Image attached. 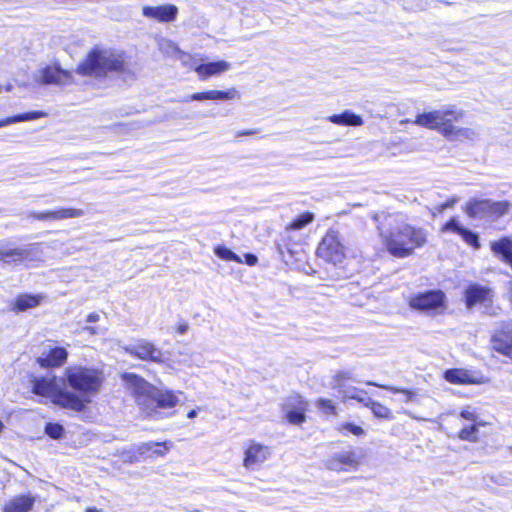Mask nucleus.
<instances>
[{
  "instance_id": "22",
  "label": "nucleus",
  "mask_w": 512,
  "mask_h": 512,
  "mask_svg": "<svg viewBox=\"0 0 512 512\" xmlns=\"http://www.w3.org/2000/svg\"><path fill=\"white\" fill-rule=\"evenodd\" d=\"M36 498L31 494L18 495L10 499L4 506V512H30Z\"/></svg>"
},
{
  "instance_id": "5",
  "label": "nucleus",
  "mask_w": 512,
  "mask_h": 512,
  "mask_svg": "<svg viewBox=\"0 0 512 512\" xmlns=\"http://www.w3.org/2000/svg\"><path fill=\"white\" fill-rule=\"evenodd\" d=\"M511 204L508 201L472 198L466 202L464 211L472 219L499 218L507 214Z\"/></svg>"
},
{
  "instance_id": "30",
  "label": "nucleus",
  "mask_w": 512,
  "mask_h": 512,
  "mask_svg": "<svg viewBox=\"0 0 512 512\" xmlns=\"http://www.w3.org/2000/svg\"><path fill=\"white\" fill-rule=\"evenodd\" d=\"M40 295L21 294L16 298L15 309L17 311H25L38 306L42 300Z\"/></svg>"
},
{
  "instance_id": "27",
  "label": "nucleus",
  "mask_w": 512,
  "mask_h": 512,
  "mask_svg": "<svg viewBox=\"0 0 512 512\" xmlns=\"http://www.w3.org/2000/svg\"><path fill=\"white\" fill-rule=\"evenodd\" d=\"M328 121L336 125L343 126H361L363 125V119L360 115L355 114L350 110H345L341 114H334L328 117Z\"/></svg>"
},
{
  "instance_id": "36",
  "label": "nucleus",
  "mask_w": 512,
  "mask_h": 512,
  "mask_svg": "<svg viewBox=\"0 0 512 512\" xmlns=\"http://www.w3.org/2000/svg\"><path fill=\"white\" fill-rule=\"evenodd\" d=\"M214 253L217 257L220 259L226 260V261H233L237 263H243V260L240 256H238L236 253H234L232 250L225 246H216L214 248Z\"/></svg>"
},
{
  "instance_id": "10",
  "label": "nucleus",
  "mask_w": 512,
  "mask_h": 512,
  "mask_svg": "<svg viewBox=\"0 0 512 512\" xmlns=\"http://www.w3.org/2000/svg\"><path fill=\"white\" fill-rule=\"evenodd\" d=\"M125 351L142 361H149L157 364L165 362L163 351L146 339L136 340L134 343L126 346Z\"/></svg>"
},
{
  "instance_id": "24",
  "label": "nucleus",
  "mask_w": 512,
  "mask_h": 512,
  "mask_svg": "<svg viewBox=\"0 0 512 512\" xmlns=\"http://www.w3.org/2000/svg\"><path fill=\"white\" fill-rule=\"evenodd\" d=\"M231 67L230 63L225 60H219L215 62L202 63L195 66V71L202 78L206 79L210 76L217 75L229 70Z\"/></svg>"
},
{
  "instance_id": "20",
  "label": "nucleus",
  "mask_w": 512,
  "mask_h": 512,
  "mask_svg": "<svg viewBox=\"0 0 512 512\" xmlns=\"http://www.w3.org/2000/svg\"><path fill=\"white\" fill-rule=\"evenodd\" d=\"M68 358V352L64 347H54L46 354H42L37 359L38 364L43 368L60 367Z\"/></svg>"
},
{
  "instance_id": "51",
  "label": "nucleus",
  "mask_w": 512,
  "mask_h": 512,
  "mask_svg": "<svg viewBox=\"0 0 512 512\" xmlns=\"http://www.w3.org/2000/svg\"><path fill=\"white\" fill-rule=\"evenodd\" d=\"M5 90L8 91V92L11 91L12 90V85L11 84L7 85Z\"/></svg>"
},
{
  "instance_id": "53",
  "label": "nucleus",
  "mask_w": 512,
  "mask_h": 512,
  "mask_svg": "<svg viewBox=\"0 0 512 512\" xmlns=\"http://www.w3.org/2000/svg\"><path fill=\"white\" fill-rule=\"evenodd\" d=\"M3 427H4V425H3V423L0 421V432L2 431Z\"/></svg>"
},
{
  "instance_id": "26",
  "label": "nucleus",
  "mask_w": 512,
  "mask_h": 512,
  "mask_svg": "<svg viewBox=\"0 0 512 512\" xmlns=\"http://www.w3.org/2000/svg\"><path fill=\"white\" fill-rule=\"evenodd\" d=\"M338 392L342 396L343 400L353 399L363 405H365L367 400L370 398L365 390L347 385L346 383L338 385Z\"/></svg>"
},
{
  "instance_id": "12",
  "label": "nucleus",
  "mask_w": 512,
  "mask_h": 512,
  "mask_svg": "<svg viewBox=\"0 0 512 512\" xmlns=\"http://www.w3.org/2000/svg\"><path fill=\"white\" fill-rule=\"evenodd\" d=\"M35 79L41 84L68 85L73 81L71 72L62 69L59 65L46 66L39 70Z\"/></svg>"
},
{
  "instance_id": "39",
  "label": "nucleus",
  "mask_w": 512,
  "mask_h": 512,
  "mask_svg": "<svg viewBox=\"0 0 512 512\" xmlns=\"http://www.w3.org/2000/svg\"><path fill=\"white\" fill-rule=\"evenodd\" d=\"M346 380H355L353 374L350 371H338L333 377V385L334 389L338 390V385L341 383H345Z\"/></svg>"
},
{
  "instance_id": "2",
  "label": "nucleus",
  "mask_w": 512,
  "mask_h": 512,
  "mask_svg": "<svg viewBox=\"0 0 512 512\" xmlns=\"http://www.w3.org/2000/svg\"><path fill=\"white\" fill-rule=\"evenodd\" d=\"M371 218L387 251L394 257H408L427 242V231L408 224L402 214L380 211L372 213Z\"/></svg>"
},
{
  "instance_id": "6",
  "label": "nucleus",
  "mask_w": 512,
  "mask_h": 512,
  "mask_svg": "<svg viewBox=\"0 0 512 512\" xmlns=\"http://www.w3.org/2000/svg\"><path fill=\"white\" fill-rule=\"evenodd\" d=\"M463 112L454 107H444L439 110L418 114L414 123L416 125L437 130L442 134V129L450 120H460Z\"/></svg>"
},
{
  "instance_id": "17",
  "label": "nucleus",
  "mask_w": 512,
  "mask_h": 512,
  "mask_svg": "<svg viewBox=\"0 0 512 512\" xmlns=\"http://www.w3.org/2000/svg\"><path fill=\"white\" fill-rule=\"evenodd\" d=\"M493 348L506 355H512V321L502 324L501 329L492 337Z\"/></svg>"
},
{
  "instance_id": "18",
  "label": "nucleus",
  "mask_w": 512,
  "mask_h": 512,
  "mask_svg": "<svg viewBox=\"0 0 512 512\" xmlns=\"http://www.w3.org/2000/svg\"><path fill=\"white\" fill-rule=\"evenodd\" d=\"M84 215V211L75 208H61L45 212H30L28 218L41 221H55L69 218H78Z\"/></svg>"
},
{
  "instance_id": "25",
  "label": "nucleus",
  "mask_w": 512,
  "mask_h": 512,
  "mask_svg": "<svg viewBox=\"0 0 512 512\" xmlns=\"http://www.w3.org/2000/svg\"><path fill=\"white\" fill-rule=\"evenodd\" d=\"M446 381L452 384H476L479 381L465 369H448L444 373Z\"/></svg>"
},
{
  "instance_id": "32",
  "label": "nucleus",
  "mask_w": 512,
  "mask_h": 512,
  "mask_svg": "<svg viewBox=\"0 0 512 512\" xmlns=\"http://www.w3.org/2000/svg\"><path fill=\"white\" fill-rule=\"evenodd\" d=\"M483 425L484 423L479 421V423H472L471 425L463 427L458 433V438L462 441L478 442L479 427Z\"/></svg>"
},
{
  "instance_id": "42",
  "label": "nucleus",
  "mask_w": 512,
  "mask_h": 512,
  "mask_svg": "<svg viewBox=\"0 0 512 512\" xmlns=\"http://www.w3.org/2000/svg\"><path fill=\"white\" fill-rule=\"evenodd\" d=\"M458 43H459V41L443 40L440 42V47L444 51H458V50H460L456 45Z\"/></svg>"
},
{
  "instance_id": "23",
  "label": "nucleus",
  "mask_w": 512,
  "mask_h": 512,
  "mask_svg": "<svg viewBox=\"0 0 512 512\" xmlns=\"http://www.w3.org/2000/svg\"><path fill=\"white\" fill-rule=\"evenodd\" d=\"M455 120H450L442 129V135L450 141L473 140L476 132L471 128H462L453 125Z\"/></svg>"
},
{
  "instance_id": "48",
  "label": "nucleus",
  "mask_w": 512,
  "mask_h": 512,
  "mask_svg": "<svg viewBox=\"0 0 512 512\" xmlns=\"http://www.w3.org/2000/svg\"><path fill=\"white\" fill-rule=\"evenodd\" d=\"M187 330H188V324L187 323H182L177 328V331L180 334H185L187 332Z\"/></svg>"
},
{
  "instance_id": "34",
  "label": "nucleus",
  "mask_w": 512,
  "mask_h": 512,
  "mask_svg": "<svg viewBox=\"0 0 512 512\" xmlns=\"http://www.w3.org/2000/svg\"><path fill=\"white\" fill-rule=\"evenodd\" d=\"M314 214L311 212H304L298 215L293 221L286 227L287 230H301L314 220Z\"/></svg>"
},
{
  "instance_id": "7",
  "label": "nucleus",
  "mask_w": 512,
  "mask_h": 512,
  "mask_svg": "<svg viewBox=\"0 0 512 512\" xmlns=\"http://www.w3.org/2000/svg\"><path fill=\"white\" fill-rule=\"evenodd\" d=\"M317 255L326 262L337 265L345 258V248L338 231L329 229L317 247Z\"/></svg>"
},
{
  "instance_id": "21",
  "label": "nucleus",
  "mask_w": 512,
  "mask_h": 512,
  "mask_svg": "<svg viewBox=\"0 0 512 512\" xmlns=\"http://www.w3.org/2000/svg\"><path fill=\"white\" fill-rule=\"evenodd\" d=\"M240 98L239 92L235 88L226 91L209 90L205 92H197L192 94L186 101H204V100H232Z\"/></svg>"
},
{
  "instance_id": "37",
  "label": "nucleus",
  "mask_w": 512,
  "mask_h": 512,
  "mask_svg": "<svg viewBox=\"0 0 512 512\" xmlns=\"http://www.w3.org/2000/svg\"><path fill=\"white\" fill-rule=\"evenodd\" d=\"M315 406L326 415H336V407L330 399L319 398Z\"/></svg>"
},
{
  "instance_id": "1",
  "label": "nucleus",
  "mask_w": 512,
  "mask_h": 512,
  "mask_svg": "<svg viewBox=\"0 0 512 512\" xmlns=\"http://www.w3.org/2000/svg\"><path fill=\"white\" fill-rule=\"evenodd\" d=\"M103 382L100 370L81 365L65 369L64 377H39L32 381L36 395L48 397L55 405L76 412L83 411Z\"/></svg>"
},
{
  "instance_id": "44",
  "label": "nucleus",
  "mask_w": 512,
  "mask_h": 512,
  "mask_svg": "<svg viewBox=\"0 0 512 512\" xmlns=\"http://www.w3.org/2000/svg\"><path fill=\"white\" fill-rule=\"evenodd\" d=\"M344 429L356 436H360L364 433V430L360 426L354 425L352 423L345 424Z\"/></svg>"
},
{
  "instance_id": "49",
  "label": "nucleus",
  "mask_w": 512,
  "mask_h": 512,
  "mask_svg": "<svg viewBox=\"0 0 512 512\" xmlns=\"http://www.w3.org/2000/svg\"><path fill=\"white\" fill-rule=\"evenodd\" d=\"M83 330L89 332L92 335L97 333V329L95 327H92V326H85L83 328Z\"/></svg>"
},
{
  "instance_id": "31",
  "label": "nucleus",
  "mask_w": 512,
  "mask_h": 512,
  "mask_svg": "<svg viewBox=\"0 0 512 512\" xmlns=\"http://www.w3.org/2000/svg\"><path fill=\"white\" fill-rule=\"evenodd\" d=\"M157 44H158L159 51L164 56L169 57V58H176L178 53H180V50H181L175 42H173L172 40L165 38V37H160L157 40Z\"/></svg>"
},
{
  "instance_id": "50",
  "label": "nucleus",
  "mask_w": 512,
  "mask_h": 512,
  "mask_svg": "<svg viewBox=\"0 0 512 512\" xmlns=\"http://www.w3.org/2000/svg\"><path fill=\"white\" fill-rule=\"evenodd\" d=\"M197 414H198V413H197V410L192 409V410H190V411L188 412L187 417H188L189 419H193V418H195V417L197 416Z\"/></svg>"
},
{
  "instance_id": "29",
  "label": "nucleus",
  "mask_w": 512,
  "mask_h": 512,
  "mask_svg": "<svg viewBox=\"0 0 512 512\" xmlns=\"http://www.w3.org/2000/svg\"><path fill=\"white\" fill-rule=\"evenodd\" d=\"M46 116L43 111H31L26 113L17 114L5 119L0 120V128L18 122L32 121Z\"/></svg>"
},
{
  "instance_id": "9",
  "label": "nucleus",
  "mask_w": 512,
  "mask_h": 512,
  "mask_svg": "<svg viewBox=\"0 0 512 512\" xmlns=\"http://www.w3.org/2000/svg\"><path fill=\"white\" fill-rule=\"evenodd\" d=\"M445 303L446 295L441 290L420 292L409 299V306L422 312L444 309Z\"/></svg>"
},
{
  "instance_id": "52",
  "label": "nucleus",
  "mask_w": 512,
  "mask_h": 512,
  "mask_svg": "<svg viewBox=\"0 0 512 512\" xmlns=\"http://www.w3.org/2000/svg\"><path fill=\"white\" fill-rule=\"evenodd\" d=\"M510 297H511V300H512V282H511V287H510Z\"/></svg>"
},
{
  "instance_id": "19",
  "label": "nucleus",
  "mask_w": 512,
  "mask_h": 512,
  "mask_svg": "<svg viewBox=\"0 0 512 512\" xmlns=\"http://www.w3.org/2000/svg\"><path fill=\"white\" fill-rule=\"evenodd\" d=\"M358 464V457L353 451H344L334 454L326 461L325 465L329 470L342 471L356 468Z\"/></svg>"
},
{
  "instance_id": "54",
  "label": "nucleus",
  "mask_w": 512,
  "mask_h": 512,
  "mask_svg": "<svg viewBox=\"0 0 512 512\" xmlns=\"http://www.w3.org/2000/svg\"><path fill=\"white\" fill-rule=\"evenodd\" d=\"M509 449L512 451V446H511V447H509Z\"/></svg>"
},
{
  "instance_id": "16",
  "label": "nucleus",
  "mask_w": 512,
  "mask_h": 512,
  "mask_svg": "<svg viewBox=\"0 0 512 512\" xmlns=\"http://www.w3.org/2000/svg\"><path fill=\"white\" fill-rule=\"evenodd\" d=\"M143 16L157 20L158 22H172L177 18L178 8L173 4L160 6H144L142 8Z\"/></svg>"
},
{
  "instance_id": "11",
  "label": "nucleus",
  "mask_w": 512,
  "mask_h": 512,
  "mask_svg": "<svg viewBox=\"0 0 512 512\" xmlns=\"http://www.w3.org/2000/svg\"><path fill=\"white\" fill-rule=\"evenodd\" d=\"M308 402L300 395L294 394L286 398L282 410L289 423L299 425L306 420Z\"/></svg>"
},
{
  "instance_id": "46",
  "label": "nucleus",
  "mask_w": 512,
  "mask_h": 512,
  "mask_svg": "<svg viewBox=\"0 0 512 512\" xmlns=\"http://www.w3.org/2000/svg\"><path fill=\"white\" fill-rule=\"evenodd\" d=\"M99 319H100L99 314L93 312V313H90L87 316L86 322H88V323H95V322L99 321Z\"/></svg>"
},
{
  "instance_id": "35",
  "label": "nucleus",
  "mask_w": 512,
  "mask_h": 512,
  "mask_svg": "<svg viewBox=\"0 0 512 512\" xmlns=\"http://www.w3.org/2000/svg\"><path fill=\"white\" fill-rule=\"evenodd\" d=\"M366 384L370 385V386H375V387L385 389V390L390 391L395 394L401 393V394L405 395V399H404L405 403L414 401V397L416 395V393L414 391L405 389V388H398V387L389 386V385H382V384H378V383L372 382V381H367Z\"/></svg>"
},
{
  "instance_id": "13",
  "label": "nucleus",
  "mask_w": 512,
  "mask_h": 512,
  "mask_svg": "<svg viewBox=\"0 0 512 512\" xmlns=\"http://www.w3.org/2000/svg\"><path fill=\"white\" fill-rule=\"evenodd\" d=\"M493 291L489 287L478 283L470 284L465 290V303L467 308H472L477 304L488 307L493 301Z\"/></svg>"
},
{
  "instance_id": "43",
  "label": "nucleus",
  "mask_w": 512,
  "mask_h": 512,
  "mask_svg": "<svg viewBox=\"0 0 512 512\" xmlns=\"http://www.w3.org/2000/svg\"><path fill=\"white\" fill-rule=\"evenodd\" d=\"M456 202H457V198L449 199L446 202L442 203L441 205L437 206L435 208V211L437 213H442L446 209L452 208L455 205Z\"/></svg>"
},
{
  "instance_id": "15",
  "label": "nucleus",
  "mask_w": 512,
  "mask_h": 512,
  "mask_svg": "<svg viewBox=\"0 0 512 512\" xmlns=\"http://www.w3.org/2000/svg\"><path fill=\"white\" fill-rule=\"evenodd\" d=\"M269 454L268 447L252 442L244 452L243 465L254 470L267 460Z\"/></svg>"
},
{
  "instance_id": "28",
  "label": "nucleus",
  "mask_w": 512,
  "mask_h": 512,
  "mask_svg": "<svg viewBox=\"0 0 512 512\" xmlns=\"http://www.w3.org/2000/svg\"><path fill=\"white\" fill-rule=\"evenodd\" d=\"M167 450L166 443L160 442L149 441L136 446L137 453L146 457L164 456Z\"/></svg>"
},
{
  "instance_id": "47",
  "label": "nucleus",
  "mask_w": 512,
  "mask_h": 512,
  "mask_svg": "<svg viewBox=\"0 0 512 512\" xmlns=\"http://www.w3.org/2000/svg\"><path fill=\"white\" fill-rule=\"evenodd\" d=\"M256 133H257V130L249 129V130H244V131L238 132L237 136H250V135H254Z\"/></svg>"
},
{
  "instance_id": "4",
  "label": "nucleus",
  "mask_w": 512,
  "mask_h": 512,
  "mask_svg": "<svg viewBox=\"0 0 512 512\" xmlns=\"http://www.w3.org/2000/svg\"><path fill=\"white\" fill-rule=\"evenodd\" d=\"M122 380L146 416L157 419L161 415L159 409L175 407L179 401L173 391L158 389L135 373H124Z\"/></svg>"
},
{
  "instance_id": "8",
  "label": "nucleus",
  "mask_w": 512,
  "mask_h": 512,
  "mask_svg": "<svg viewBox=\"0 0 512 512\" xmlns=\"http://www.w3.org/2000/svg\"><path fill=\"white\" fill-rule=\"evenodd\" d=\"M42 254L38 243L18 248H2L0 249V262L8 265L36 262L42 259Z\"/></svg>"
},
{
  "instance_id": "33",
  "label": "nucleus",
  "mask_w": 512,
  "mask_h": 512,
  "mask_svg": "<svg viewBox=\"0 0 512 512\" xmlns=\"http://www.w3.org/2000/svg\"><path fill=\"white\" fill-rule=\"evenodd\" d=\"M364 406L369 407L371 409L372 413L374 414V416L377 418H381V419H392L393 418L392 413L388 407L384 406L383 404H381L377 401L372 400L371 398H369L367 400V402Z\"/></svg>"
},
{
  "instance_id": "45",
  "label": "nucleus",
  "mask_w": 512,
  "mask_h": 512,
  "mask_svg": "<svg viewBox=\"0 0 512 512\" xmlns=\"http://www.w3.org/2000/svg\"><path fill=\"white\" fill-rule=\"evenodd\" d=\"M243 262H245L249 266H255L258 262V257L255 254L246 253L244 254Z\"/></svg>"
},
{
  "instance_id": "3",
  "label": "nucleus",
  "mask_w": 512,
  "mask_h": 512,
  "mask_svg": "<svg viewBox=\"0 0 512 512\" xmlns=\"http://www.w3.org/2000/svg\"><path fill=\"white\" fill-rule=\"evenodd\" d=\"M76 73L97 80L122 76L123 80H134L135 74L129 68L125 52L113 48L94 46L78 64Z\"/></svg>"
},
{
  "instance_id": "41",
  "label": "nucleus",
  "mask_w": 512,
  "mask_h": 512,
  "mask_svg": "<svg viewBox=\"0 0 512 512\" xmlns=\"http://www.w3.org/2000/svg\"><path fill=\"white\" fill-rule=\"evenodd\" d=\"M460 417L465 420L471 421L472 423H479L477 413L470 409H463L460 412Z\"/></svg>"
},
{
  "instance_id": "14",
  "label": "nucleus",
  "mask_w": 512,
  "mask_h": 512,
  "mask_svg": "<svg viewBox=\"0 0 512 512\" xmlns=\"http://www.w3.org/2000/svg\"><path fill=\"white\" fill-rule=\"evenodd\" d=\"M442 233H454L463 239L465 243L472 246L475 249L480 248L479 236L472 230L464 227L458 220L457 217H451L441 228Z\"/></svg>"
},
{
  "instance_id": "40",
  "label": "nucleus",
  "mask_w": 512,
  "mask_h": 512,
  "mask_svg": "<svg viewBox=\"0 0 512 512\" xmlns=\"http://www.w3.org/2000/svg\"><path fill=\"white\" fill-rule=\"evenodd\" d=\"M176 59H178L185 67L195 69V66H197L194 58L189 53H186L182 50H180V53H178Z\"/></svg>"
},
{
  "instance_id": "38",
  "label": "nucleus",
  "mask_w": 512,
  "mask_h": 512,
  "mask_svg": "<svg viewBox=\"0 0 512 512\" xmlns=\"http://www.w3.org/2000/svg\"><path fill=\"white\" fill-rule=\"evenodd\" d=\"M45 433L53 439H61L64 435V428L58 423H47Z\"/></svg>"
}]
</instances>
